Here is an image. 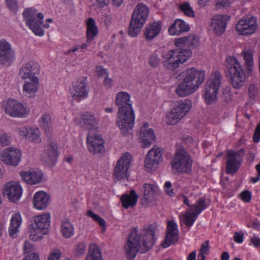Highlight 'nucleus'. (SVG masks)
Here are the masks:
<instances>
[{"instance_id":"obj_1","label":"nucleus","mask_w":260,"mask_h":260,"mask_svg":"<svg viewBox=\"0 0 260 260\" xmlns=\"http://www.w3.org/2000/svg\"><path fill=\"white\" fill-rule=\"evenodd\" d=\"M156 226L150 224L144 228L140 233L138 228H134L128 236L127 242L124 246L126 257L133 260L139 251L144 253L150 250L155 242Z\"/></svg>"},{"instance_id":"obj_2","label":"nucleus","mask_w":260,"mask_h":260,"mask_svg":"<svg viewBox=\"0 0 260 260\" xmlns=\"http://www.w3.org/2000/svg\"><path fill=\"white\" fill-rule=\"evenodd\" d=\"M115 104L118 107L117 124L123 136L131 134L135 123V113L132 107L130 94L125 91L118 92L116 95Z\"/></svg>"},{"instance_id":"obj_3","label":"nucleus","mask_w":260,"mask_h":260,"mask_svg":"<svg viewBox=\"0 0 260 260\" xmlns=\"http://www.w3.org/2000/svg\"><path fill=\"white\" fill-rule=\"evenodd\" d=\"M180 82L175 92L180 97H184L194 92L205 79V71L194 68L187 69L178 76Z\"/></svg>"},{"instance_id":"obj_4","label":"nucleus","mask_w":260,"mask_h":260,"mask_svg":"<svg viewBox=\"0 0 260 260\" xmlns=\"http://www.w3.org/2000/svg\"><path fill=\"white\" fill-rule=\"evenodd\" d=\"M226 76L229 77L231 84L235 89H240L245 81V72L238 60L233 56H229L226 59L225 62Z\"/></svg>"},{"instance_id":"obj_5","label":"nucleus","mask_w":260,"mask_h":260,"mask_svg":"<svg viewBox=\"0 0 260 260\" xmlns=\"http://www.w3.org/2000/svg\"><path fill=\"white\" fill-rule=\"evenodd\" d=\"M192 51L190 49L178 48L169 50L162 55L163 64L168 70H174L180 64L185 62L191 57Z\"/></svg>"},{"instance_id":"obj_6","label":"nucleus","mask_w":260,"mask_h":260,"mask_svg":"<svg viewBox=\"0 0 260 260\" xmlns=\"http://www.w3.org/2000/svg\"><path fill=\"white\" fill-rule=\"evenodd\" d=\"M50 214L45 213L34 216L28 226L30 239L35 241L42 239L49 230Z\"/></svg>"},{"instance_id":"obj_7","label":"nucleus","mask_w":260,"mask_h":260,"mask_svg":"<svg viewBox=\"0 0 260 260\" xmlns=\"http://www.w3.org/2000/svg\"><path fill=\"white\" fill-rule=\"evenodd\" d=\"M193 160L184 148L177 149L171 161L172 172L174 174H190Z\"/></svg>"},{"instance_id":"obj_8","label":"nucleus","mask_w":260,"mask_h":260,"mask_svg":"<svg viewBox=\"0 0 260 260\" xmlns=\"http://www.w3.org/2000/svg\"><path fill=\"white\" fill-rule=\"evenodd\" d=\"M149 13V9L146 5L142 3L137 5L132 13L128 30L130 36H138L148 17Z\"/></svg>"},{"instance_id":"obj_9","label":"nucleus","mask_w":260,"mask_h":260,"mask_svg":"<svg viewBox=\"0 0 260 260\" xmlns=\"http://www.w3.org/2000/svg\"><path fill=\"white\" fill-rule=\"evenodd\" d=\"M221 77L218 71H215L205 84V98L207 104L210 105L216 101Z\"/></svg>"},{"instance_id":"obj_10","label":"nucleus","mask_w":260,"mask_h":260,"mask_svg":"<svg viewBox=\"0 0 260 260\" xmlns=\"http://www.w3.org/2000/svg\"><path fill=\"white\" fill-rule=\"evenodd\" d=\"M191 106L190 100L178 101L168 115V124L174 125L178 123L189 112Z\"/></svg>"},{"instance_id":"obj_11","label":"nucleus","mask_w":260,"mask_h":260,"mask_svg":"<svg viewBox=\"0 0 260 260\" xmlns=\"http://www.w3.org/2000/svg\"><path fill=\"white\" fill-rule=\"evenodd\" d=\"M245 154V150L241 148L238 151L229 150L226 152L225 173L228 174H235L239 169Z\"/></svg>"},{"instance_id":"obj_12","label":"nucleus","mask_w":260,"mask_h":260,"mask_svg":"<svg viewBox=\"0 0 260 260\" xmlns=\"http://www.w3.org/2000/svg\"><path fill=\"white\" fill-rule=\"evenodd\" d=\"M2 106L5 113L12 117H24L28 114L27 109L23 104L12 99L3 101Z\"/></svg>"},{"instance_id":"obj_13","label":"nucleus","mask_w":260,"mask_h":260,"mask_svg":"<svg viewBox=\"0 0 260 260\" xmlns=\"http://www.w3.org/2000/svg\"><path fill=\"white\" fill-rule=\"evenodd\" d=\"M132 155L126 152L117 162L114 169L113 176L117 180L127 178L128 170L131 166Z\"/></svg>"},{"instance_id":"obj_14","label":"nucleus","mask_w":260,"mask_h":260,"mask_svg":"<svg viewBox=\"0 0 260 260\" xmlns=\"http://www.w3.org/2000/svg\"><path fill=\"white\" fill-rule=\"evenodd\" d=\"M86 142L88 150L92 154L100 156L105 153L104 141L100 135L88 133Z\"/></svg>"},{"instance_id":"obj_15","label":"nucleus","mask_w":260,"mask_h":260,"mask_svg":"<svg viewBox=\"0 0 260 260\" xmlns=\"http://www.w3.org/2000/svg\"><path fill=\"white\" fill-rule=\"evenodd\" d=\"M257 27L256 18L250 16L240 20L236 25L235 29L240 35L249 36L254 33Z\"/></svg>"},{"instance_id":"obj_16","label":"nucleus","mask_w":260,"mask_h":260,"mask_svg":"<svg viewBox=\"0 0 260 260\" xmlns=\"http://www.w3.org/2000/svg\"><path fill=\"white\" fill-rule=\"evenodd\" d=\"M22 153L20 150L13 147L4 149L0 152L2 161L6 165L17 166L21 159Z\"/></svg>"},{"instance_id":"obj_17","label":"nucleus","mask_w":260,"mask_h":260,"mask_svg":"<svg viewBox=\"0 0 260 260\" xmlns=\"http://www.w3.org/2000/svg\"><path fill=\"white\" fill-rule=\"evenodd\" d=\"M22 188L18 182L10 181L7 183L3 188V194L12 202L16 203L22 194Z\"/></svg>"},{"instance_id":"obj_18","label":"nucleus","mask_w":260,"mask_h":260,"mask_svg":"<svg viewBox=\"0 0 260 260\" xmlns=\"http://www.w3.org/2000/svg\"><path fill=\"white\" fill-rule=\"evenodd\" d=\"M15 53L6 40H0V64L9 65L15 59Z\"/></svg>"},{"instance_id":"obj_19","label":"nucleus","mask_w":260,"mask_h":260,"mask_svg":"<svg viewBox=\"0 0 260 260\" xmlns=\"http://www.w3.org/2000/svg\"><path fill=\"white\" fill-rule=\"evenodd\" d=\"M179 239L178 225L174 220H171L167 223V231L164 241L162 243L164 248H167L172 244L177 243Z\"/></svg>"},{"instance_id":"obj_20","label":"nucleus","mask_w":260,"mask_h":260,"mask_svg":"<svg viewBox=\"0 0 260 260\" xmlns=\"http://www.w3.org/2000/svg\"><path fill=\"white\" fill-rule=\"evenodd\" d=\"M230 17L226 15H218L213 17L210 22V29L217 36L222 35L225 31L227 22Z\"/></svg>"},{"instance_id":"obj_21","label":"nucleus","mask_w":260,"mask_h":260,"mask_svg":"<svg viewBox=\"0 0 260 260\" xmlns=\"http://www.w3.org/2000/svg\"><path fill=\"white\" fill-rule=\"evenodd\" d=\"M162 154L160 148L151 149L149 150L145 160V167L147 171L150 172L157 167L161 160Z\"/></svg>"},{"instance_id":"obj_22","label":"nucleus","mask_w":260,"mask_h":260,"mask_svg":"<svg viewBox=\"0 0 260 260\" xmlns=\"http://www.w3.org/2000/svg\"><path fill=\"white\" fill-rule=\"evenodd\" d=\"M40 72V67L39 63L34 60H30L23 64L19 72L21 78L23 79H27L34 77H38Z\"/></svg>"},{"instance_id":"obj_23","label":"nucleus","mask_w":260,"mask_h":260,"mask_svg":"<svg viewBox=\"0 0 260 260\" xmlns=\"http://www.w3.org/2000/svg\"><path fill=\"white\" fill-rule=\"evenodd\" d=\"M89 90V86L85 78L78 80L73 84V90L71 93L74 100H82L88 96Z\"/></svg>"},{"instance_id":"obj_24","label":"nucleus","mask_w":260,"mask_h":260,"mask_svg":"<svg viewBox=\"0 0 260 260\" xmlns=\"http://www.w3.org/2000/svg\"><path fill=\"white\" fill-rule=\"evenodd\" d=\"M59 155L58 146L56 143H49L42 155V160L49 166H54Z\"/></svg>"},{"instance_id":"obj_25","label":"nucleus","mask_w":260,"mask_h":260,"mask_svg":"<svg viewBox=\"0 0 260 260\" xmlns=\"http://www.w3.org/2000/svg\"><path fill=\"white\" fill-rule=\"evenodd\" d=\"M160 21H153L146 25L144 29V37L147 41H151L160 33L162 26Z\"/></svg>"},{"instance_id":"obj_26","label":"nucleus","mask_w":260,"mask_h":260,"mask_svg":"<svg viewBox=\"0 0 260 260\" xmlns=\"http://www.w3.org/2000/svg\"><path fill=\"white\" fill-rule=\"evenodd\" d=\"M20 175L22 179L30 185H35L40 183L43 177L42 172L32 169L21 172Z\"/></svg>"},{"instance_id":"obj_27","label":"nucleus","mask_w":260,"mask_h":260,"mask_svg":"<svg viewBox=\"0 0 260 260\" xmlns=\"http://www.w3.org/2000/svg\"><path fill=\"white\" fill-rule=\"evenodd\" d=\"M50 198L48 194L43 191L35 193L33 198V205L35 208L39 210H44L48 205Z\"/></svg>"},{"instance_id":"obj_28","label":"nucleus","mask_w":260,"mask_h":260,"mask_svg":"<svg viewBox=\"0 0 260 260\" xmlns=\"http://www.w3.org/2000/svg\"><path fill=\"white\" fill-rule=\"evenodd\" d=\"M190 29L189 25L182 19H176L169 27L168 32L170 35L179 36L182 33L187 32Z\"/></svg>"},{"instance_id":"obj_29","label":"nucleus","mask_w":260,"mask_h":260,"mask_svg":"<svg viewBox=\"0 0 260 260\" xmlns=\"http://www.w3.org/2000/svg\"><path fill=\"white\" fill-rule=\"evenodd\" d=\"M39 20L37 19V18L34 19H31L30 23H27V20L25 21V24L32 32L37 36L42 37L44 35L43 30L41 28V26L43 24V19H44V15L42 13H39L38 14V17Z\"/></svg>"},{"instance_id":"obj_30","label":"nucleus","mask_w":260,"mask_h":260,"mask_svg":"<svg viewBox=\"0 0 260 260\" xmlns=\"http://www.w3.org/2000/svg\"><path fill=\"white\" fill-rule=\"evenodd\" d=\"M138 199V196L134 190L130 191L129 193H124L120 198V201L122 206L125 209L134 207Z\"/></svg>"},{"instance_id":"obj_31","label":"nucleus","mask_w":260,"mask_h":260,"mask_svg":"<svg viewBox=\"0 0 260 260\" xmlns=\"http://www.w3.org/2000/svg\"><path fill=\"white\" fill-rule=\"evenodd\" d=\"M82 120L85 127L88 129L89 133H94L93 131L98 130L99 124L93 114L89 113H85L82 116Z\"/></svg>"},{"instance_id":"obj_32","label":"nucleus","mask_w":260,"mask_h":260,"mask_svg":"<svg viewBox=\"0 0 260 260\" xmlns=\"http://www.w3.org/2000/svg\"><path fill=\"white\" fill-rule=\"evenodd\" d=\"M199 42V38L191 35L186 37L176 39L174 44L178 47H181L182 45H185L191 48H194L198 45Z\"/></svg>"},{"instance_id":"obj_33","label":"nucleus","mask_w":260,"mask_h":260,"mask_svg":"<svg viewBox=\"0 0 260 260\" xmlns=\"http://www.w3.org/2000/svg\"><path fill=\"white\" fill-rule=\"evenodd\" d=\"M142 147L148 148L155 141L156 136L153 129L150 128L147 131L140 132Z\"/></svg>"},{"instance_id":"obj_34","label":"nucleus","mask_w":260,"mask_h":260,"mask_svg":"<svg viewBox=\"0 0 260 260\" xmlns=\"http://www.w3.org/2000/svg\"><path fill=\"white\" fill-rule=\"evenodd\" d=\"M22 222V218L20 213H14L12 215L11 219V223L9 228L10 236L12 238L17 237L18 232V228Z\"/></svg>"},{"instance_id":"obj_35","label":"nucleus","mask_w":260,"mask_h":260,"mask_svg":"<svg viewBox=\"0 0 260 260\" xmlns=\"http://www.w3.org/2000/svg\"><path fill=\"white\" fill-rule=\"evenodd\" d=\"M30 82H25L23 86V91L24 94L29 96L32 94L36 92L39 86V78L38 77H34L29 79Z\"/></svg>"},{"instance_id":"obj_36","label":"nucleus","mask_w":260,"mask_h":260,"mask_svg":"<svg viewBox=\"0 0 260 260\" xmlns=\"http://www.w3.org/2000/svg\"><path fill=\"white\" fill-rule=\"evenodd\" d=\"M98 33V29L95 25L94 19L89 18L87 21V42L91 43Z\"/></svg>"},{"instance_id":"obj_37","label":"nucleus","mask_w":260,"mask_h":260,"mask_svg":"<svg viewBox=\"0 0 260 260\" xmlns=\"http://www.w3.org/2000/svg\"><path fill=\"white\" fill-rule=\"evenodd\" d=\"M62 235L66 238H70L74 234L73 225L69 221L62 222L60 228Z\"/></svg>"},{"instance_id":"obj_38","label":"nucleus","mask_w":260,"mask_h":260,"mask_svg":"<svg viewBox=\"0 0 260 260\" xmlns=\"http://www.w3.org/2000/svg\"><path fill=\"white\" fill-rule=\"evenodd\" d=\"M86 260H102L101 250L96 245L90 244Z\"/></svg>"},{"instance_id":"obj_39","label":"nucleus","mask_w":260,"mask_h":260,"mask_svg":"<svg viewBox=\"0 0 260 260\" xmlns=\"http://www.w3.org/2000/svg\"><path fill=\"white\" fill-rule=\"evenodd\" d=\"M39 121L40 126L45 131L46 133H49L52 124L50 115L48 113L42 115Z\"/></svg>"},{"instance_id":"obj_40","label":"nucleus","mask_w":260,"mask_h":260,"mask_svg":"<svg viewBox=\"0 0 260 260\" xmlns=\"http://www.w3.org/2000/svg\"><path fill=\"white\" fill-rule=\"evenodd\" d=\"M243 54L247 72L250 74L253 67V55L250 50L243 51Z\"/></svg>"},{"instance_id":"obj_41","label":"nucleus","mask_w":260,"mask_h":260,"mask_svg":"<svg viewBox=\"0 0 260 260\" xmlns=\"http://www.w3.org/2000/svg\"><path fill=\"white\" fill-rule=\"evenodd\" d=\"M207 207L208 205L206 204V199L204 197L199 199L197 202V204L192 206V208L195 209L194 212L197 215Z\"/></svg>"},{"instance_id":"obj_42","label":"nucleus","mask_w":260,"mask_h":260,"mask_svg":"<svg viewBox=\"0 0 260 260\" xmlns=\"http://www.w3.org/2000/svg\"><path fill=\"white\" fill-rule=\"evenodd\" d=\"M197 214L194 212L186 213L183 215V222L187 226H191L194 221H196L197 217Z\"/></svg>"},{"instance_id":"obj_43","label":"nucleus","mask_w":260,"mask_h":260,"mask_svg":"<svg viewBox=\"0 0 260 260\" xmlns=\"http://www.w3.org/2000/svg\"><path fill=\"white\" fill-rule=\"evenodd\" d=\"M38 14L36 9L31 8L25 9L23 12L22 16L25 20H27V23H30L31 19L38 17Z\"/></svg>"},{"instance_id":"obj_44","label":"nucleus","mask_w":260,"mask_h":260,"mask_svg":"<svg viewBox=\"0 0 260 260\" xmlns=\"http://www.w3.org/2000/svg\"><path fill=\"white\" fill-rule=\"evenodd\" d=\"M209 250V242L208 240L204 242L199 250L198 258L200 260H205L206 255L208 254Z\"/></svg>"},{"instance_id":"obj_45","label":"nucleus","mask_w":260,"mask_h":260,"mask_svg":"<svg viewBox=\"0 0 260 260\" xmlns=\"http://www.w3.org/2000/svg\"><path fill=\"white\" fill-rule=\"evenodd\" d=\"M28 140L38 143L41 141L40 132L38 128H29V132L27 136Z\"/></svg>"},{"instance_id":"obj_46","label":"nucleus","mask_w":260,"mask_h":260,"mask_svg":"<svg viewBox=\"0 0 260 260\" xmlns=\"http://www.w3.org/2000/svg\"><path fill=\"white\" fill-rule=\"evenodd\" d=\"M144 199L147 202H149L151 201L150 196L153 194V186L150 184H144Z\"/></svg>"},{"instance_id":"obj_47","label":"nucleus","mask_w":260,"mask_h":260,"mask_svg":"<svg viewBox=\"0 0 260 260\" xmlns=\"http://www.w3.org/2000/svg\"><path fill=\"white\" fill-rule=\"evenodd\" d=\"M87 215L91 217L94 221H96L103 228L106 226L105 221L100 217L98 215L94 214L92 211L88 210L86 213Z\"/></svg>"},{"instance_id":"obj_48","label":"nucleus","mask_w":260,"mask_h":260,"mask_svg":"<svg viewBox=\"0 0 260 260\" xmlns=\"http://www.w3.org/2000/svg\"><path fill=\"white\" fill-rule=\"evenodd\" d=\"M180 9L186 16L189 17H194V11L189 4L185 3L181 5L180 6Z\"/></svg>"},{"instance_id":"obj_49","label":"nucleus","mask_w":260,"mask_h":260,"mask_svg":"<svg viewBox=\"0 0 260 260\" xmlns=\"http://www.w3.org/2000/svg\"><path fill=\"white\" fill-rule=\"evenodd\" d=\"M86 250V244L84 242H79L76 244L75 248V252L76 256L83 255Z\"/></svg>"},{"instance_id":"obj_50","label":"nucleus","mask_w":260,"mask_h":260,"mask_svg":"<svg viewBox=\"0 0 260 260\" xmlns=\"http://www.w3.org/2000/svg\"><path fill=\"white\" fill-rule=\"evenodd\" d=\"M5 3L9 10L13 13H16L18 10L17 0H5Z\"/></svg>"},{"instance_id":"obj_51","label":"nucleus","mask_w":260,"mask_h":260,"mask_svg":"<svg viewBox=\"0 0 260 260\" xmlns=\"http://www.w3.org/2000/svg\"><path fill=\"white\" fill-rule=\"evenodd\" d=\"M258 89L257 85L254 83L251 84L248 88V95L250 98L254 99L258 93Z\"/></svg>"},{"instance_id":"obj_52","label":"nucleus","mask_w":260,"mask_h":260,"mask_svg":"<svg viewBox=\"0 0 260 260\" xmlns=\"http://www.w3.org/2000/svg\"><path fill=\"white\" fill-rule=\"evenodd\" d=\"M160 63V59L156 54H152L149 58V64L152 67H156Z\"/></svg>"},{"instance_id":"obj_53","label":"nucleus","mask_w":260,"mask_h":260,"mask_svg":"<svg viewBox=\"0 0 260 260\" xmlns=\"http://www.w3.org/2000/svg\"><path fill=\"white\" fill-rule=\"evenodd\" d=\"M172 184L170 181H167L164 185V188L167 195L170 197H174L175 193L172 188H171Z\"/></svg>"},{"instance_id":"obj_54","label":"nucleus","mask_w":260,"mask_h":260,"mask_svg":"<svg viewBox=\"0 0 260 260\" xmlns=\"http://www.w3.org/2000/svg\"><path fill=\"white\" fill-rule=\"evenodd\" d=\"M101 22L104 23L106 26H109L112 22V16L110 14H104L101 16Z\"/></svg>"},{"instance_id":"obj_55","label":"nucleus","mask_w":260,"mask_h":260,"mask_svg":"<svg viewBox=\"0 0 260 260\" xmlns=\"http://www.w3.org/2000/svg\"><path fill=\"white\" fill-rule=\"evenodd\" d=\"M252 139L255 143H257L260 141V122L255 128Z\"/></svg>"},{"instance_id":"obj_56","label":"nucleus","mask_w":260,"mask_h":260,"mask_svg":"<svg viewBox=\"0 0 260 260\" xmlns=\"http://www.w3.org/2000/svg\"><path fill=\"white\" fill-rule=\"evenodd\" d=\"M241 199L244 202L248 203L251 201V194L248 190H245L240 194Z\"/></svg>"},{"instance_id":"obj_57","label":"nucleus","mask_w":260,"mask_h":260,"mask_svg":"<svg viewBox=\"0 0 260 260\" xmlns=\"http://www.w3.org/2000/svg\"><path fill=\"white\" fill-rule=\"evenodd\" d=\"M109 0H95L94 5L96 8L102 9L109 4Z\"/></svg>"},{"instance_id":"obj_58","label":"nucleus","mask_w":260,"mask_h":260,"mask_svg":"<svg viewBox=\"0 0 260 260\" xmlns=\"http://www.w3.org/2000/svg\"><path fill=\"white\" fill-rule=\"evenodd\" d=\"M243 235L242 232H235L234 236L235 242L238 243H242L243 241Z\"/></svg>"},{"instance_id":"obj_59","label":"nucleus","mask_w":260,"mask_h":260,"mask_svg":"<svg viewBox=\"0 0 260 260\" xmlns=\"http://www.w3.org/2000/svg\"><path fill=\"white\" fill-rule=\"evenodd\" d=\"M96 71L99 76H108L109 72L108 70L104 68L102 66H98L96 67Z\"/></svg>"},{"instance_id":"obj_60","label":"nucleus","mask_w":260,"mask_h":260,"mask_svg":"<svg viewBox=\"0 0 260 260\" xmlns=\"http://www.w3.org/2000/svg\"><path fill=\"white\" fill-rule=\"evenodd\" d=\"M29 132V128L25 127H21L18 130L19 135L21 137H24L25 138L27 137Z\"/></svg>"},{"instance_id":"obj_61","label":"nucleus","mask_w":260,"mask_h":260,"mask_svg":"<svg viewBox=\"0 0 260 260\" xmlns=\"http://www.w3.org/2000/svg\"><path fill=\"white\" fill-rule=\"evenodd\" d=\"M230 2L229 0H217L216 5L219 7H229Z\"/></svg>"},{"instance_id":"obj_62","label":"nucleus","mask_w":260,"mask_h":260,"mask_svg":"<svg viewBox=\"0 0 260 260\" xmlns=\"http://www.w3.org/2000/svg\"><path fill=\"white\" fill-rule=\"evenodd\" d=\"M25 260H39V255L34 253H30L25 256Z\"/></svg>"},{"instance_id":"obj_63","label":"nucleus","mask_w":260,"mask_h":260,"mask_svg":"<svg viewBox=\"0 0 260 260\" xmlns=\"http://www.w3.org/2000/svg\"><path fill=\"white\" fill-rule=\"evenodd\" d=\"M250 242L255 247H260V239L256 236H253L250 238Z\"/></svg>"},{"instance_id":"obj_64","label":"nucleus","mask_w":260,"mask_h":260,"mask_svg":"<svg viewBox=\"0 0 260 260\" xmlns=\"http://www.w3.org/2000/svg\"><path fill=\"white\" fill-rule=\"evenodd\" d=\"M31 248L32 246L31 244L29 242L25 241L23 246V251L24 253H27V254H29L31 251Z\"/></svg>"}]
</instances>
